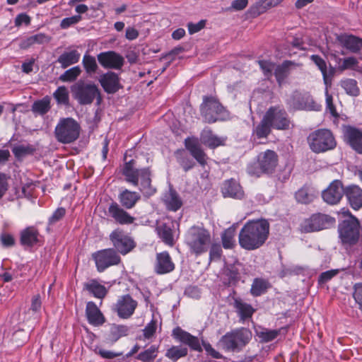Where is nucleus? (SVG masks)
Listing matches in <instances>:
<instances>
[{
    "mask_svg": "<svg viewBox=\"0 0 362 362\" xmlns=\"http://www.w3.org/2000/svg\"><path fill=\"white\" fill-rule=\"evenodd\" d=\"M188 354V349L182 346H173L165 352V357L175 362L178 359L185 357Z\"/></svg>",
    "mask_w": 362,
    "mask_h": 362,
    "instance_id": "nucleus-43",
    "label": "nucleus"
},
{
    "mask_svg": "<svg viewBox=\"0 0 362 362\" xmlns=\"http://www.w3.org/2000/svg\"><path fill=\"white\" fill-rule=\"evenodd\" d=\"M211 242L210 233L204 228L193 226L189 229L185 243L192 254L196 257L207 252Z\"/></svg>",
    "mask_w": 362,
    "mask_h": 362,
    "instance_id": "nucleus-3",
    "label": "nucleus"
},
{
    "mask_svg": "<svg viewBox=\"0 0 362 362\" xmlns=\"http://www.w3.org/2000/svg\"><path fill=\"white\" fill-rule=\"evenodd\" d=\"M295 65V62L286 60L281 64L276 66L273 75H274L276 82L279 86H281L286 83V78L291 74V66Z\"/></svg>",
    "mask_w": 362,
    "mask_h": 362,
    "instance_id": "nucleus-30",
    "label": "nucleus"
},
{
    "mask_svg": "<svg viewBox=\"0 0 362 362\" xmlns=\"http://www.w3.org/2000/svg\"><path fill=\"white\" fill-rule=\"evenodd\" d=\"M74 98L80 105L91 104L95 99L99 105L102 100L100 91L93 83H86L80 81L71 87Z\"/></svg>",
    "mask_w": 362,
    "mask_h": 362,
    "instance_id": "nucleus-7",
    "label": "nucleus"
},
{
    "mask_svg": "<svg viewBox=\"0 0 362 362\" xmlns=\"http://www.w3.org/2000/svg\"><path fill=\"white\" fill-rule=\"evenodd\" d=\"M81 127L73 118L67 117L59 120L54 129L57 140L62 144H71L80 135Z\"/></svg>",
    "mask_w": 362,
    "mask_h": 362,
    "instance_id": "nucleus-9",
    "label": "nucleus"
},
{
    "mask_svg": "<svg viewBox=\"0 0 362 362\" xmlns=\"http://www.w3.org/2000/svg\"><path fill=\"white\" fill-rule=\"evenodd\" d=\"M341 87L345 90L346 94L351 96H358L360 93L357 81L352 78H346L340 82Z\"/></svg>",
    "mask_w": 362,
    "mask_h": 362,
    "instance_id": "nucleus-47",
    "label": "nucleus"
},
{
    "mask_svg": "<svg viewBox=\"0 0 362 362\" xmlns=\"http://www.w3.org/2000/svg\"><path fill=\"white\" fill-rule=\"evenodd\" d=\"M122 175L125 180L139 190L144 196L149 197L156 192V188L151 185V171L148 167L136 168L135 161L131 160L126 162L122 168Z\"/></svg>",
    "mask_w": 362,
    "mask_h": 362,
    "instance_id": "nucleus-2",
    "label": "nucleus"
},
{
    "mask_svg": "<svg viewBox=\"0 0 362 362\" xmlns=\"http://www.w3.org/2000/svg\"><path fill=\"white\" fill-rule=\"evenodd\" d=\"M256 335L262 343H267L275 339L280 334V329H269L259 327L255 329Z\"/></svg>",
    "mask_w": 362,
    "mask_h": 362,
    "instance_id": "nucleus-42",
    "label": "nucleus"
},
{
    "mask_svg": "<svg viewBox=\"0 0 362 362\" xmlns=\"http://www.w3.org/2000/svg\"><path fill=\"white\" fill-rule=\"evenodd\" d=\"M137 305V301L130 295L127 294L118 298L117 303L112 306V310L117 313L120 318L128 319L134 313Z\"/></svg>",
    "mask_w": 362,
    "mask_h": 362,
    "instance_id": "nucleus-15",
    "label": "nucleus"
},
{
    "mask_svg": "<svg viewBox=\"0 0 362 362\" xmlns=\"http://www.w3.org/2000/svg\"><path fill=\"white\" fill-rule=\"evenodd\" d=\"M40 234L33 226H30L21 232L20 242L23 246L33 247L39 242Z\"/></svg>",
    "mask_w": 362,
    "mask_h": 362,
    "instance_id": "nucleus-32",
    "label": "nucleus"
},
{
    "mask_svg": "<svg viewBox=\"0 0 362 362\" xmlns=\"http://www.w3.org/2000/svg\"><path fill=\"white\" fill-rule=\"evenodd\" d=\"M81 54L77 50H71L62 53L57 59V62L61 64L63 69L77 63L80 59Z\"/></svg>",
    "mask_w": 362,
    "mask_h": 362,
    "instance_id": "nucleus-36",
    "label": "nucleus"
},
{
    "mask_svg": "<svg viewBox=\"0 0 362 362\" xmlns=\"http://www.w3.org/2000/svg\"><path fill=\"white\" fill-rule=\"evenodd\" d=\"M82 17L80 15L73 16L71 17L65 18L62 20L60 23V28L62 29H67L71 25L77 24L79 21H81Z\"/></svg>",
    "mask_w": 362,
    "mask_h": 362,
    "instance_id": "nucleus-57",
    "label": "nucleus"
},
{
    "mask_svg": "<svg viewBox=\"0 0 362 362\" xmlns=\"http://www.w3.org/2000/svg\"><path fill=\"white\" fill-rule=\"evenodd\" d=\"M175 224V223L170 221L168 223H163L156 228L159 237L166 245L170 246H173L175 244L173 235Z\"/></svg>",
    "mask_w": 362,
    "mask_h": 362,
    "instance_id": "nucleus-31",
    "label": "nucleus"
},
{
    "mask_svg": "<svg viewBox=\"0 0 362 362\" xmlns=\"http://www.w3.org/2000/svg\"><path fill=\"white\" fill-rule=\"evenodd\" d=\"M185 146L201 165L204 166L206 164V155L202 148L197 139H194V140L187 139Z\"/></svg>",
    "mask_w": 362,
    "mask_h": 362,
    "instance_id": "nucleus-27",
    "label": "nucleus"
},
{
    "mask_svg": "<svg viewBox=\"0 0 362 362\" xmlns=\"http://www.w3.org/2000/svg\"><path fill=\"white\" fill-rule=\"evenodd\" d=\"M86 316L88 323L95 327L103 325L106 321L102 312L93 301H89L86 304Z\"/></svg>",
    "mask_w": 362,
    "mask_h": 362,
    "instance_id": "nucleus-24",
    "label": "nucleus"
},
{
    "mask_svg": "<svg viewBox=\"0 0 362 362\" xmlns=\"http://www.w3.org/2000/svg\"><path fill=\"white\" fill-rule=\"evenodd\" d=\"M353 297L359 308L362 310V283L356 284L354 286Z\"/></svg>",
    "mask_w": 362,
    "mask_h": 362,
    "instance_id": "nucleus-63",
    "label": "nucleus"
},
{
    "mask_svg": "<svg viewBox=\"0 0 362 362\" xmlns=\"http://www.w3.org/2000/svg\"><path fill=\"white\" fill-rule=\"evenodd\" d=\"M82 64L86 72L90 76L96 73L98 69L95 58L88 54L83 56Z\"/></svg>",
    "mask_w": 362,
    "mask_h": 362,
    "instance_id": "nucleus-49",
    "label": "nucleus"
},
{
    "mask_svg": "<svg viewBox=\"0 0 362 362\" xmlns=\"http://www.w3.org/2000/svg\"><path fill=\"white\" fill-rule=\"evenodd\" d=\"M286 104L292 110H306L319 111L321 105L314 100L308 94H302L298 91H294L287 99Z\"/></svg>",
    "mask_w": 362,
    "mask_h": 362,
    "instance_id": "nucleus-11",
    "label": "nucleus"
},
{
    "mask_svg": "<svg viewBox=\"0 0 362 362\" xmlns=\"http://www.w3.org/2000/svg\"><path fill=\"white\" fill-rule=\"evenodd\" d=\"M175 269V264L168 252H162L156 255L154 271L158 274H165Z\"/></svg>",
    "mask_w": 362,
    "mask_h": 362,
    "instance_id": "nucleus-22",
    "label": "nucleus"
},
{
    "mask_svg": "<svg viewBox=\"0 0 362 362\" xmlns=\"http://www.w3.org/2000/svg\"><path fill=\"white\" fill-rule=\"evenodd\" d=\"M99 82L104 90L109 94H113L122 88L118 75L112 71L103 74Z\"/></svg>",
    "mask_w": 362,
    "mask_h": 362,
    "instance_id": "nucleus-23",
    "label": "nucleus"
},
{
    "mask_svg": "<svg viewBox=\"0 0 362 362\" xmlns=\"http://www.w3.org/2000/svg\"><path fill=\"white\" fill-rule=\"evenodd\" d=\"M200 112L204 122L207 123H214L228 117V111L216 98L212 96L203 97Z\"/></svg>",
    "mask_w": 362,
    "mask_h": 362,
    "instance_id": "nucleus-5",
    "label": "nucleus"
},
{
    "mask_svg": "<svg viewBox=\"0 0 362 362\" xmlns=\"http://www.w3.org/2000/svg\"><path fill=\"white\" fill-rule=\"evenodd\" d=\"M125 209L117 202H113L108 207V214L119 224H132L134 222L135 218L131 216Z\"/></svg>",
    "mask_w": 362,
    "mask_h": 362,
    "instance_id": "nucleus-18",
    "label": "nucleus"
},
{
    "mask_svg": "<svg viewBox=\"0 0 362 362\" xmlns=\"http://www.w3.org/2000/svg\"><path fill=\"white\" fill-rule=\"evenodd\" d=\"M346 197L351 206L358 210L362 207V189L356 185H350L346 187Z\"/></svg>",
    "mask_w": 362,
    "mask_h": 362,
    "instance_id": "nucleus-29",
    "label": "nucleus"
},
{
    "mask_svg": "<svg viewBox=\"0 0 362 362\" xmlns=\"http://www.w3.org/2000/svg\"><path fill=\"white\" fill-rule=\"evenodd\" d=\"M140 199L139 193L127 189L122 190L118 195V200L121 206L126 209L134 208Z\"/></svg>",
    "mask_w": 362,
    "mask_h": 362,
    "instance_id": "nucleus-28",
    "label": "nucleus"
},
{
    "mask_svg": "<svg viewBox=\"0 0 362 362\" xmlns=\"http://www.w3.org/2000/svg\"><path fill=\"white\" fill-rule=\"evenodd\" d=\"M97 57L99 63L105 68L119 69L124 62V58L113 51L101 52Z\"/></svg>",
    "mask_w": 362,
    "mask_h": 362,
    "instance_id": "nucleus-20",
    "label": "nucleus"
},
{
    "mask_svg": "<svg viewBox=\"0 0 362 362\" xmlns=\"http://www.w3.org/2000/svg\"><path fill=\"white\" fill-rule=\"evenodd\" d=\"M12 151L17 158H20L26 155L33 154L35 151V148L31 145H18L14 146Z\"/></svg>",
    "mask_w": 362,
    "mask_h": 362,
    "instance_id": "nucleus-54",
    "label": "nucleus"
},
{
    "mask_svg": "<svg viewBox=\"0 0 362 362\" xmlns=\"http://www.w3.org/2000/svg\"><path fill=\"white\" fill-rule=\"evenodd\" d=\"M50 108V98L46 96L41 100L35 101L32 105L31 110L34 113L44 115Z\"/></svg>",
    "mask_w": 362,
    "mask_h": 362,
    "instance_id": "nucleus-45",
    "label": "nucleus"
},
{
    "mask_svg": "<svg viewBox=\"0 0 362 362\" xmlns=\"http://www.w3.org/2000/svg\"><path fill=\"white\" fill-rule=\"evenodd\" d=\"M311 61L317 66L320 70L321 73H325L327 71V63L324 59L317 54H313L310 56Z\"/></svg>",
    "mask_w": 362,
    "mask_h": 362,
    "instance_id": "nucleus-61",
    "label": "nucleus"
},
{
    "mask_svg": "<svg viewBox=\"0 0 362 362\" xmlns=\"http://www.w3.org/2000/svg\"><path fill=\"white\" fill-rule=\"evenodd\" d=\"M265 117L270 125L276 129H288L290 125V121L288 118L286 112L279 107H271L266 112Z\"/></svg>",
    "mask_w": 362,
    "mask_h": 362,
    "instance_id": "nucleus-16",
    "label": "nucleus"
},
{
    "mask_svg": "<svg viewBox=\"0 0 362 362\" xmlns=\"http://www.w3.org/2000/svg\"><path fill=\"white\" fill-rule=\"evenodd\" d=\"M65 214L66 210L64 208H58L49 218V226L53 225L60 221L65 216Z\"/></svg>",
    "mask_w": 362,
    "mask_h": 362,
    "instance_id": "nucleus-64",
    "label": "nucleus"
},
{
    "mask_svg": "<svg viewBox=\"0 0 362 362\" xmlns=\"http://www.w3.org/2000/svg\"><path fill=\"white\" fill-rule=\"evenodd\" d=\"M158 352V346L152 345L148 349L139 353L136 358L143 362L153 361L157 356Z\"/></svg>",
    "mask_w": 362,
    "mask_h": 362,
    "instance_id": "nucleus-50",
    "label": "nucleus"
},
{
    "mask_svg": "<svg viewBox=\"0 0 362 362\" xmlns=\"http://www.w3.org/2000/svg\"><path fill=\"white\" fill-rule=\"evenodd\" d=\"M252 332L241 327L227 332L219 340L218 344L226 351L239 352L251 340Z\"/></svg>",
    "mask_w": 362,
    "mask_h": 362,
    "instance_id": "nucleus-4",
    "label": "nucleus"
},
{
    "mask_svg": "<svg viewBox=\"0 0 362 362\" xmlns=\"http://www.w3.org/2000/svg\"><path fill=\"white\" fill-rule=\"evenodd\" d=\"M202 142L211 148H215L223 144V140L214 134L211 130L205 129L201 134Z\"/></svg>",
    "mask_w": 362,
    "mask_h": 362,
    "instance_id": "nucleus-35",
    "label": "nucleus"
},
{
    "mask_svg": "<svg viewBox=\"0 0 362 362\" xmlns=\"http://www.w3.org/2000/svg\"><path fill=\"white\" fill-rule=\"evenodd\" d=\"M341 60V59H339ZM342 63L339 66V69L344 71L357 66L358 60L354 57H349L341 59Z\"/></svg>",
    "mask_w": 362,
    "mask_h": 362,
    "instance_id": "nucleus-59",
    "label": "nucleus"
},
{
    "mask_svg": "<svg viewBox=\"0 0 362 362\" xmlns=\"http://www.w3.org/2000/svg\"><path fill=\"white\" fill-rule=\"evenodd\" d=\"M177 158L178 163L185 172L192 169L195 164L194 162L183 152L177 153Z\"/></svg>",
    "mask_w": 362,
    "mask_h": 362,
    "instance_id": "nucleus-56",
    "label": "nucleus"
},
{
    "mask_svg": "<svg viewBox=\"0 0 362 362\" xmlns=\"http://www.w3.org/2000/svg\"><path fill=\"white\" fill-rule=\"evenodd\" d=\"M267 118V117L264 115L259 124L253 130V134L255 135L257 139L266 138L271 132V128L272 127L270 125Z\"/></svg>",
    "mask_w": 362,
    "mask_h": 362,
    "instance_id": "nucleus-44",
    "label": "nucleus"
},
{
    "mask_svg": "<svg viewBox=\"0 0 362 362\" xmlns=\"http://www.w3.org/2000/svg\"><path fill=\"white\" fill-rule=\"evenodd\" d=\"M337 40L349 52L362 55V38L353 35L341 34L337 36Z\"/></svg>",
    "mask_w": 362,
    "mask_h": 362,
    "instance_id": "nucleus-19",
    "label": "nucleus"
},
{
    "mask_svg": "<svg viewBox=\"0 0 362 362\" xmlns=\"http://www.w3.org/2000/svg\"><path fill=\"white\" fill-rule=\"evenodd\" d=\"M92 258L99 272H104L111 266L117 265L121 261L116 250L112 248L98 250L93 253Z\"/></svg>",
    "mask_w": 362,
    "mask_h": 362,
    "instance_id": "nucleus-12",
    "label": "nucleus"
},
{
    "mask_svg": "<svg viewBox=\"0 0 362 362\" xmlns=\"http://www.w3.org/2000/svg\"><path fill=\"white\" fill-rule=\"evenodd\" d=\"M310 148L316 153L334 149L337 142L331 131L321 129L310 133L308 137Z\"/></svg>",
    "mask_w": 362,
    "mask_h": 362,
    "instance_id": "nucleus-6",
    "label": "nucleus"
},
{
    "mask_svg": "<svg viewBox=\"0 0 362 362\" xmlns=\"http://www.w3.org/2000/svg\"><path fill=\"white\" fill-rule=\"evenodd\" d=\"M173 337L180 342L189 346L192 350L201 352L202 348L198 337L177 327L173 330Z\"/></svg>",
    "mask_w": 362,
    "mask_h": 362,
    "instance_id": "nucleus-21",
    "label": "nucleus"
},
{
    "mask_svg": "<svg viewBox=\"0 0 362 362\" xmlns=\"http://www.w3.org/2000/svg\"><path fill=\"white\" fill-rule=\"evenodd\" d=\"M83 288L94 297L100 299L105 298L107 293L106 288L95 279H91L84 284Z\"/></svg>",
    "mask_w": 362,
    "mask_h": 362,
    "instance_id": "nucleus-34",
    "label": "nucleus"
},
{
    "mask_svg": "<svg viewBox=\"0 0 362 362\" xmlns=\"http://www.w3.org/2000/svg\"><path fill=\"white\" fill-rule=\"evenodd\" d=\"M234 307L242 320L252 317L255 312V310L250 304L243 302L240 298L234 300Z\"/></svg>",
    "mask_w": 362,
    "mask_h": 362,
    "instance_id": "nucleus-40",
    "label": "nucleus"
},
{
    "mask_svg": "<svg viewBox=\"0 0 362 362\" xmlns=\"http://www.w3.org/2000/svg\"><path fill=\"white\" fill-rule=\"evenodd\" d=\"M163 202L168 210L176 211L181 208L182 202L177 192L170 188L163 197Z\"/></svg>",
    "mask_w": 362,
    "mask_h": 362,
    "instance_id": "nucleus-33",
    "label": "nucleus"
},
{
    "mask_svg": "<svg viewBox=\"0 0 362 362\" xmlns=\"http://www.w3.org/2000/svg\"><path fill=\"white\" fill-rule=\"evenodd\" d=\"M235 230L232 227L228 228L222 233L221 240L225 249H232L235 245Z\"/></svg>",
    "mask_w": 362,
    "mask_h": 362,
    "instance_id": "nucleus-48",
    "label": "nucleus"
},
{
    "mask_svg": "<svg viewBox=\"0 0 362 362\" xmlns=\"http://www.w3.org/2000/svg\"><path fill=\"white\" fill-rule=\"evenodd\" d=\"M335 218L324 214H314L300 224L303 233H312L327 229L334 225Z\"/></svg>",
    "mask_w": 362,
    "mask_h": 362,
    "instance_id": "nucleus-10",
    "label": "nucleus"
},
{
    "mask_svg": "<svg viewBox=\"0 0 362 362\" xmlns=\"http://www.w3.org/2000/svg\"><path fill=\"white\" fill-rule=\"evenodd\" d=\"M282 0H259L252 6L250 12L257 16L264 12L268 8L278 5Z\"/></svg>",
    "mask_w": 362,
    "mask_h": 362,
    "instance_id": "nucleus-38",
    "label": "nucleus"
},
{
    "mask_svg": "<svg viewBox=\"0 0 362 362\" xmlns=\"http://www.w3.org/2000/svg\"><path fill=\"white\" fill-rule=\"evenodd\" d=\"M81 70L78 66L72 67L66 70L59 76V80L63 82H71L76 79L80 75Z\"/></svg>",
    "mask_w": 362,
    "mask_h": 362,
    "instance_id": "nucleus-53",
    "label": "nucleus"
},
{
    "mask_svg": "<svg viewBox=\"0 0 362 362\" xmlns=\"http://www.w3.org/2000/svg\"><path fill=\"white\" fill-rule=\"evenodd\" d=\"M257 160L264 173H272L278 163L277 154L271 150H267L259 154Z\"/></svg>",
    "mask_w": 362,
    "mask_h": 362,
    "instance_id": "nucleus-25",
    "label": "nucleus"
},
{
    "mask_svg": "<svg viewBox=\"0 0 362 362\" xmlns=\"http://www.w3.org/2000/svg\"><path fill=\"white\" fill-rule=\"evenodd\" d=\"M51 37L44 33H37L36 35L30 36L21 42L20 47L22 49H28L30 47L38 44H45L49 42Z\"/></svg>",
    "mask_w": 362,
    "mask_h": 362,
    "instance_id": "nucleus-37",
    "label": "nucleus"
},
{
    "mask_svg": "<svg viewBox=\"0 0 362 362\" xmlns=\"http://www.w3.org/2000/svg\"><path fill=\"white\" fill-rule=\"evenodd\" d=\"M339 272V269H331L322 272L318 278V283L320 284H324L327 283V281L331 280L334 276L337 275Z\"/></svg>",
    "mask_w": 362,
    "mask_h": 362,
    "instance_id": "nucleus-62",
    "label": "nucleus"
},
{
    "mask_svg": "<svg viewBox=\"0 0 362 362\" xmlns=\"http://www.w3.org/2000/svg\"><path fill=\"white\" fill-rule=\"evenodd\" d=\"M221 192L224 197L241 199L244 197L242 187L234 179L225 181L223 184Z\"/></svg>",
    "mask_w": 362,
    "mask_h": 362,
    "instance_id": "nucleus-26",
    "label": "nucleus"
},
{
    "mask_svg": "<svg viewBox=\"0 0 362 362\" xmlns=\"http://www.w3.org/2000/svg\"><path fill=\"white\" fill-rule=\"evenodd\" d=\"M360 229L358 220L349 213V217L342 221L338 226L341 243L349 246L356 245L361 237Z\"/></svg>",
    "mask_w": 362,
    "mask_h": 362,
    "instance_id": "nucleus-8",
    "label": "nucleus"
},
{
    "mask_svg": "<svg viewBox=\"0 0 362 362\" xmlns=\"http://www.w3.org/2000/svg\"><path fill=\"white\" fill-rule=\"evenodd\" d=\"M247 172L250 175L255 177H259L262 173H264L258 160L257 162L250 163L247 165Z\"/></svg>",
    "mask_w": 362,
    "mask_h": 362,
    "instance_id": "nucleus-58",
    "label": "nucleus"
},
{
    "mask_svg": "<svg viewBox=\"0 0 362 362\" xmlns=\"http://www.w3.org/2000/svg\"><path fill=\"white\" fill-rule=\"evenodd\" d=\"M270 287V284L267 280L261 278H256L250 288V293L252 296L257 297L265 293L267 289Z\"/></svg>",
    "mask_w": 362,
    "mask_h": 362,
    "instance_id": "nucleus-39",
    "label": "nucleus"
},
{
    "mask_svg": "<svg viewBox=\"0 0 362 362\" xmlns=\"http://www.w3.org/2000/svg\"><path fill=\"white\" fill-rule=\"evenodd\" d=\"M341 129L344 142L356 152L362 154V129L351 125H343Z\"/></svg>",
    "mask_w": 362,
    "mask_h": 362,
    "instance_id": "nucleus-14",
    "label": "nucleus"
},
{
    "mask_svg": "<svg viewBox=\"0 0 362 362\" xmlns=\"http://www.w3.org/2000/svg\"><path fill=\"white\" fill-rule=\"evenodd\" d=\"M239 264H229L225 270V275L227 277L228 286L235 285L240 279Z\"/></svg>",
    "mask_w": 362,
    "mask_h": 362,
    "instance_id": "nucleus-41",
    "label": "nucleus"
},
{
    "mask_svg": "<svg viewBox=\"0 0 362 362\" xmlns=\"http://www.w3.org/2000/svg\"><path fill=\"white\" fill-rule=\"evenodd\" d=\"M346 193V188L339 180H334L322 192L323 200L328 204L335 205L340 202Z\"/></svg>",
    "mask_w": 362,
    "mask_h": 362,
    "instance_id": "nucleus-17",
    "label": "nucleus"
},
{
    "mask_svg": "<svg viewBox=\"0 0 362 362\" xmlns=\"http://www.w3.org/2000/svg\"><path fill=\"white\" fill-rule=\"evenodd\" d=\"M58 104L67 105L69 101V92L65 86L59 87L53 94Z\"/></svg>",
    "mask_w": 362,
    "mask_h": 362,
    "instance_id": "nucleus-51",
    "label": "nucleus"
},
{
    "mask_svg": "<svg viewBox=\"0 0 362 362\" xmlns=\"http://www.w3.org/2000/svg\"><path fill=\"white\" fill-rule=\"evenodd\" d=\"M269 234V223L265 219L247 221L240 230L238 242L246 250H255L261 247Z\"/></svg>",
    "mask_w": 362,
    "mask_h": 362,
    "instance_id": "nucleus-1",
    "label": "nucleus"
},
{
    "mask_svg": "<svg viewBox=\"0 0 362 362\" xmlns=\"http://www.w3.org/2000/svg\"><path fill=\"white\" fill-rule=\"evenodd\" d=\"M258 64L264 76L270 78L274 74L276 64L268 60H259Z\"/></svg>",
    "mask_w": 362,
    "mask_h": 362,
    "instance_id": "nucleus-55",
    "label": "nucleus"
},
{
    "mask_svg": "<svg viewBox=\"0 0 362 362\" xmlns=\"http://www.w3.org/2000/svg\"><path fill=\"white\" fill-rule=\"evenodd\" d=\"M296 199L298 202L308 204L313 202L315 195L308 187H303L298 189L296 193Z\"/></svg>",
    "mask_w": 362,
    "mask_h": 362,
    "instance_id": "nucleus-46",
    "label": "nucleus"
},
{
    "mask_svg": "<svg viewBox=\"0 0 362 362\" xmlns=\"http://www.w3.org/2000/svg\"><path fill=\"white\" fill-rule=\"evenodd\" d=\"M222 256V248L220 244H212L209 251V259L219 260Z\"/></svg>",
    "mask_w": 362,
    "mask_h": 362,
    "instance_id": "nucleus-60",
    "label": "nucleus"
},
{
    "mask_svg": "<svg viewBox=\"0 0 362 362\" xmlns=\"http://www.w3.org/2000/svg\"><path fill=\"white\" fill-rule=\"evenodd\" d=\"M128 329L124 325H117L112 327L109 334V340L112 342L117 341L120 337L127 335Z\"/></svg>",
    "mask_w": 362,
    "mask_h": 362,
    "instance_id": "nucleus-52",
    "label": "nucleus"
},
{
    "mask_svg": "<svg viewBox=\"0 0 362 362\" xmlns=\"http://www.w3.org/2000/svg\"><path fill=\"white\" fill-rule=\"evenodd\" d=\"M110 240L115 249L122 255H126L132 250L136 244L133 239L127 235L121 229H115L110 234Z\"/></svg>",
    "mask_w": 362,
    "mask_h": 362,
    "instance_id": "nucleus-13",
    "label": "nucleus"
}]
</instances>
